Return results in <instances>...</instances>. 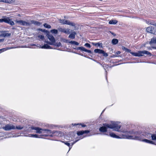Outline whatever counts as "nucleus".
<instances>
[{
	"instance_id": "nucleus-1",
	"label": "nucleus",
	"mask_w": 156,
	"mask_h": 156,
	"mask_svg": "<svg viewBox=\"0 0 156 156\" xmlns=\"http://www.w3.org/2000/svg\"><path fill=\"white\" fill-rule=\"evenodd\" d=\"M131 135H128L127 136V138L129 139H134L136 140L142 141L147 143L150 144H153V141L148 140L147 139H144V137L147 138L148 135H147L146 132H132Z\"/></svg>"
},
{
	"instance_id": "nucleus-2",
	"label": "nucleus",
	"mask_w": 156,
	"mask_h": 156,
	"mask_svg": "<svg viewBox=\"0 0 156 156\" xmlns=\"http://www.w3.org/2000/svg\"><path fill=\"white\" fill-rule=\"evenodd\" d=\"M119 122H112L110 123L103 124V126L99 129V131L102 132H105L107 131V128L112 129L114 130L119 131V129L121 128V125L119 124Z\"/></svg>"
},
{
	"instance_id": "nucleus-3",
	"label": "nucleus",
	"mask_w": 156,
	"mask_h": 156,
	"mask_svg": "<svg viewBox=\"0 0 156 156\" xmlns=\"http://www.w3.org/2000/svg\"><path fill=\"white\" fill-rule=\"evenodd\" d=\"M48 38L50 40V41H45V42L51 45H53L56 47L61 46L62 44L60 42H56L55 39L53 36L51 35H48Z\"/></svg>"
},
{
	"instance_id": "nucleus-4",
	"label": "nucleus",
	"mask_w": 156,
	"mask_h": 156,
	"mask_svg": "<svg viewBox=\"0 0 156 156\" xmlns=\"http://www.w3.org/2000/svg\"><path fill=\"white\" fill-rule=\"evenodd\" d=\"M31 129H32L36 130V133L39 134L51 133V130L48 129H43L39 127L32 126Z\"/></svg>"
},
{
	"instance_id": "nucleus-5",
	"label": "nucleus",
	"mask_w": 156,
	"mask_h": 156,
	"mask_svg": "<svg viewBox=\"0 0 156 156\" xmlns=\"http://www.w3.org/2000/svg\"><path fill=\"white\" fill-rule=\"evenodd\" d=\"M15 22L19 25L23 26H30V22L23 20H15Z\"/></svg>"
},
{
	"instance_id": "nucleus-6",
	"label": "nucleus",
	"mask_w": 156,
	"mask_h": 156,
	"mask_svg": "<svg viewBox=\"0 0 156 156\" xmlns=\"http://www.w3.org/2000/svg\"><path fill=\"white\" fill-rule=\"evenodd\" d=\"M60 23L63 24H67L72 26H75V23L70 22L68 20H59Z\"/></svg>"
},
{
	"instance_id": "nucleus-7",
	"label": "nucleus",
	"mask_w": 156,
	"mask_h": 156,
	"mask_svg": "<svg viewBox=\"0 0 156 156\" xmlns=\"http://www.w3.org/2000/svg\"><path fill=\"white\" fill-rule=\"evenodd\" d=\"M2 129L5 131H9L11 129H15V127L12 124H8L3 127Z\"/></svg>"
},
{
	"instance_id": "nucleus-8",
	"label": "nucleus",
	"mask_w": 156,
	"mask_h": 156,
	"mask_svg": "<svg viewBox=\"0 0 156 156\" xmlns=\"http://www.w3.org/2000/svg\"><path fill=\"white\" fill-rule=\"evenodd\" d=\"M94 52L98 54H102L103 55L107 57L108 56V54L107 53L105 52L103 50L99 49H95L94 50Z\"/></svg>"
},
{
	"instance_id": "nucleus-9",
	"label": "nucleus",
	"mask_w": 156,
	"mask_h": 156,
	"mask_svg": "<svg viewBox=\"0 0 156 156\" xmlns=\"http://www.w3.org/2000/svg\"><path fill=\"white\" fill-rule=\"evenodd\" d=\"M146 31L149 33L156 34V29H154L152 26H150L147 28Z\"/></svg>"
},
{
	"instance_id": "nucleus-10",
	"label": "nucleus",
	"mask_w": 156,
	"mask_h": 156,
	"mask_svg": "<svg viewBox=\"0 0 156 156\" xmlns=\"http://www.w3.org/2000/svg\"><path fill=\"white\" fill-rule=\"evenodd\" d=\"M51 133H49L50 134H51V135H53L54 136H61L62 135V133L59 131H51Z\"/></svg>"
},
{
	"instance_id": "nucleus-11",
	"label": "nucleus",
	"mask_w": 156,
	"mask_h": 156,
	"mask_svg": "<svg viewBox=\"0 0 156 156\" xmlns=\"http://www.w3.org/2000/svg\"><path fill=\"white\" fill-rule=\"evenodd\" d=\"M58 30L59 31L61 32H63L66 34H69L70 33L69 31L70 30L69 29H66L65 28H60L58 29Z\"/></svg>"
},
{
	"instance_id": "nucleus-12",
	"label": "nucleus",
	"mask_w": 156,
	"mask_h": 156,
	"mask_svg": "<svg viewBox=\"0 0 156 156\" xmlns=\"http://www.w3.org/2000/svg\"><path fill=\"white\" fill-rule=\"evenodd\" d=\"M11 35V33H6L5 32H2V33L0 35L1 37H9Z\"/></svg>"
},
{
	"instance_id": "nucleus-13",
	"label": "nucleus",
	"mask_w": 156,
	"mask_h": 156,
	"mask_svg": "<svg viewBox=\"0 0 156 156\" xmlns=\"http://www.w3.org/2000/svg\"><path fill=\"white\" fill-rule=\"evenodd\" d=\"M140 54L141 55V56H143L144 55H148L149 56H151V54L147 51L144 50L140 51Z\"/></svg>"
},
{
	"instance_id": "nucleus-14",
	"label": "nucleus",
	"mask_w": 156,
	"mask_h": 156,
	"mask_svg": "<svg viewBox=\"0 0 156 156\" xmlns=\"http://www.w3.org/2000/svg\"><path fill=\"white\" fill-rule=\"evenodd\" d=\"M146 23L148 25H151L156 26V22L154 20H146Z\"/></svg>"
},
{
	"instance_id": "nucleus-15",
	"label": "nucleus",
	"mask_w": 156,
	"mask_h": 156,
	"mask_svg": "<svg viewBox=\"0 0 156 156\" xmlns=\"http://www.w3.org/2000/svg\"><path fill=\"white\" fill-rule=\"evenodd\" d=\"M89 132V130H85V131H80L77 132V133L78 135L80 136L82 135L84 133H87Z\"/></svg>"
},
{
	"instance_id": "nucleus-16",
	"label": "nucleus",
	"mask_w": 156,
	"mask_h": 156,
	"mask_svg": "<svg viewBox=\"0 0 156 156\" xmlns=\"http://www.w3.org/2000/svg\"><path fill=\"white\" fill-rule=\"evenodd\" d=\"M30 24H33L37 26H40L41 24V23L40 22L37 21L33 20H30Z\"/></svg>"
},
{
	"instance_id": "nucleus-17",
	"label": "nucleus",
	"mask_w": 156,
	"mask_h": 156,
	"mask_svg": "<svg viewBox=\"0 0 156 156\" xmlns=\"http://www.w3.org/2000/svg\"><path fill=\"white\" fill-rule=\"evenodd\" d=\"M71 32H72V33L70 34L69 36V37L72 39H74L75 38V35L76 34L75 32H73V30H71Z\"/></svg>"
},
{
	"instance_id": "nucleus-18",
	"label": "nucleus",
	"mask_w": 156,
	"mask_h": 156,
	"mask_svg": "<svg viewBox=\"0 0 156 156\" xmlns=\"http://www.w3.org/2000/svg\"><path fill=\"white\" fill-rule=\"evenodd\" d=\"M40 48L43 49H53V48H51V47L48 44H44V45L43 46H42Z\"/></svg>"
},
{
	"instance_id": "nucleus-19",
	"label": "nucleus",
	"mask_w": 156,
	"mask_h": 156,
	"mask_svg": "<svg viewBox=\"0 0 156 156\" xmlns=\"http://www.w3.org/2000/svg\"><path fill=\"white\" fill-rule=\"evenodd\" d=\"M12 26L14 25L15 24L14 22L11 19H10L9 17L8 18V20L6 23Z\"/></svg>"
},
{
	"instance_id": "nucleus-20",
	"label": "nucleus",
	"mask_w": 156,
	"mask_h": 156,
	"mask_svg": "<svg viewBox=\"0 0 156 156\" xmlns=\"http://www.w3.org/2000/svg\"><path fill=\"white\" fill-rule=\"evenodd\" d=\"M149 44L151 45L153 44H156V37H154L151 38V41L149 42Z\"/></svg>"
},
{
	"instance_id": "nucleus-21",
	"label": "nucleus",
	"mask_w": 156,
	"mask_h": 156,
	"mask_svg": "<svg viewBox=\"0 0 156 156\" xmlns=\"http://www.w3.org/2000/svg\"><path fill=\"white\" fill-rule=\"evenodd\" d=\"M28 136L29 137H33L35 138H42V137H41V136L40 135L38 136L37 134H30L28 135Z\"/></svg>"
},
{
	"instance_id": "nucleus-22",
	"label": "nucleus",
	"mask_w": 156,
	"mask_h": 156,
	"mask_svg": "<svg viewBox=\"0 0 156 156\" xmlns=\"http://www.w3.org/2000/svg\"><path fill=\"white\" fill-rule=\"evenodd\" d=\"M8 18L5 16H3L2 19H0V23L4 22L6 23L7 21Z\"/></svg>"
},
{
	"instance_id": "nucleus-23",
	"label": "nucleus",
	"mask_w": 156,
	"mask_h": 156,
	"mask_svg": "<svg viewBox=\"0 0 156 156\" xmlns=\"http://www.w3.org/2000/svg\"><path fill=\"white\" fill-rule=\"evenodd\" d=\"M133 56H141V55L140 54V51H138L137 52L135 53L131 52H130Z\"/></svg>"
},
{
	"instance_id": "nucleus-24",
	"label": "nucleus",
	"mask_w": 156,
	"mask_h": 156,
	"mask_svg": "<svg viewBox=\"0 0 156 156\" xmlns=\"http://www.w3.org/2000/svg\"><path fill=\"white\" fill-rule=\"evenodd\" d=\"M109 135L111 137L113 138H120L119 136L116 135L115 133H110Z\"/></svg>"
},
{
	"instance_id": "nucleus-25",
	"label": "nucleus",
	"mask_w": 156,
	"mask_h": 156,
	"mask_svg": "<svg viewBox=\"0 0 156 156\" xmlns=\"http://www.w3.org/2000/svg\"><path fill=\"white\" fill-rule=\"evenodd\" d=\"M15 2L14 0H2L1 2H3L5 3H10L12 2Z\"/></svg>"
},
{
	"instance_id": "nucleus-26",
	"label": "nucleus",
	"mask_w": 156,
	"mask_h": 156,
	"mask_svg": "<svg viewBox=\"0 0 156 156\" xmlns=\"http://www.w3.org/2000/svg\"><path fill=\"white\" fill-rule=\"evenodd\" d=\"M46 134H43L40 135V136H41V137H42V138H43V137H46L48 136H53V135H52L51 134H50V133H46Z\"/></svg>"
},
{
	"instance_id": "nucleus-27",
	"label": "nucleus",
	"mask_w": 156,
	"mask_h": 156,
	"mask_svg": "<svg viewBox=\"0 0 156 156\" xmlns=\"http://www.w3.org/2000/svg\"><path fill=\"white\" fill-rule=\"evenodd\" d=\"M122 49L126 52H130L131 50L127 48L124 46H122Z\"/></svg>"
},
{
	"instance_id": "nucleus-28",
	"label": "nucleus",
	"mask_w": 156,
	"mask_h": 156,
	"mask_svg": "<svg viewBox=\"0 0 156 156\" xmlns=\"http://www.w3.org/2000/svg\"><path fill=\"white\" fill-rule=\"evenodd\" d=\"M117 22L118 21L116 20H111L109 21V23L111 24H116Z\"/></svg>"
},
{
	"instance_id": "nucleus-29",
	"label": "nucleus",
	"mask_w": 156,
	"mask_h": 156,
	"mask_svg": "<svg viewBox=\"0 0 156 156\" xmlns=\"http://www.w3.org/2000/svg\"><path fill=\"white\" fill-rule=\"evenodd\" d=\"M62 142L63 143H64L65 144L67 145L69 147V151H70V150L72 147V146H71V145H70V144L69 143H68L67 142H64V141H62Z\"/></svg>"
},
{
	"instance_id": "nucleus-30",
	"label": "nucleus",
	"mask_w": 156,
	"mask_h": 156,
	"mask_svg": "<svg viewBox=\"0 0 156 156\" xmlns=\"http://www.w3.org/2000/svg\"><path fill=\"white\" fill-rule=\"evenodd\" d=\"M112 42L113 44H116L118 43V40L114 38L112 40Z\"/></svg>"
},
{
	"instance_id": "nucleus-31",
	"label": "nucleus",
	"mask_w": 156,
	"mask_h": 156,
	"mask_svg": "<svg viewBox=\"0 0 156 156\" xmlns=\"http://www.w3.org/2000/svg\"><path fill=\"white\" fill-rule=\"evenodd\" d=\"M78 50H80L83 51H84L85 52L87 51V49L86 48H85L83 47H79L78 48Z\"/></svg>"
},
{
	"instance_id": "nucleus-32",
	"label": "nucleus",
	"mask_w": 156,
	"mask_h": 156,
	"mask_svg": "<svg viewBox=\"0 0 156 156\" xmlns=\"http://www.w3.org/2000/svg\"><path fill=\"white\" fill-rule=\"evenodd\" d=\"M78 50H80L83 51H84L85 52L87 51V49L86 48H85L83 47H79L78 48Z\"/></svg>"
},
{
	"instance_id": "nucleus-33",
	"label": "nucleus",
	"mask_w": 156,
	"mask_h": 156,
	"mask_svg": "<svg viewBox=\"0 0 156 156\" xmlns=\"http://www.w3.org/2000/svg\"><path fill=\"white\" fill-rule=\"evenodd\" d=\"M69 43L71 44H75L76 45H78L79 44V43L78 42H77L75 41H71L69 42Z\"/></svg>"
},
{
	"instance_id": "nucleus-34",
	"label": "nucleus",
	"mask_w": 156,
	"mask_h": 156,
	"mask_svg": "<svg viewBox=\"0 0 156 156\" xmlns=\"http://www.w3.org/2000/svg\"><path fill=\"white\" fill-rule=\"evenodd\" d=\"M92 44L95 46H100L101 45L102 46V44L99 43H94L92 42Z\"/></svg>"
},
{
	"instance_id": "nucleus-35",
	"label": "nucleus",
	"mask_w": 156,
	"mask_h": 156,
	"mask_svg": "<svg viewBox=\"0 0 156 156\" xmlns=\"http://www.w3.org/2000/svg\"><path fill=\"white\" fill-rule=\"evenodd\" d=\"M151 137L153 140L156 141V134L151 135Z\"/></svg>"
},
{
	"instance_id": "nucleus-36",
	"label": "nucleus",
	"mask_w": 156,
	"mask_h": 156,
	"mask_svg": "<svg viewBox=\"0 0 156 156\" xmlns=\"http://www.w3.org/2000/svg\"><path fill=\"white\" fill-rule=\"evenodd\" d=\"M44 26L47 28H50L51 27L50 25L46 23L44 24Z\"/></svg>"
},
{
	"instance_id": "nucleus-37",
	"label": "nucleus",
	"mask_w": 156,
	"mask_h": 156,
	"mask_svg": "<svg viewBox=\"0 0 156 156\" xmlns=\"http://www.w3.org/2000/svg\"><path fill=\"white\" fill-rule=\"evenodd\" d=\"M10 48H6L0 49V53Z\"/></svg>"
},
{
	"instance_id": "nucleus-38",
	"label": "nucleus",
	"mask_w": 156,
	"mask_h": 156,
	"mask_svg": "<svg viewBox=\"0 0 156 156\" xmlns=\"http://www.w3.org/2000/svg\"><path fill=\"white\" fill-rule=\"evenodd\" d=\"M51 32L52 33H54V34H57L58 33V30H57L56 29H53L52 30H51Z\"/></svg>"
},
{
	"instance_id": "nucleus-39",
	"label": "nucleus",
	"mask_w": 156,
	"mask_h": 156,
	"mask_svg": "<svg viewBox=\"0 0 156 156\" xmlns=\"http://www.w3.org/2000/svg\"><path fill=\"white\" fill-rule=\"evenodd\" d=\"M84 46L86 47L87 48H91V45L89 43H87L85 44Z\"/></svg>"
},
{
	"instance_id": "nucleus-40",
	"label": "nucleus",
	"mask_w": 156,
	"mask_h": 156,
	"mask_svg": "<svg viewBox=\"0 0 156 156\" xmlns=\"http://www.w3.org/2000/svg\"><path fill=\"white\" fill-rule=\"evenodd\" d=\"M16 128L17 129L20 130V129H23V127H21L20 126H16Z\"/></svg>"
},
{
	"instance_id": "nucleus-41",
	"label": "nucleus",
	"mask_w": 156,
	"mask_h": 156,
	"mask_svg": "<svg viewBox=\"0 0 156 156\" xmlns=\"http://www.w3.org/2000/svg\"><path fill=\"white\" fill-rule=\"evenodd\" d=\"M38 37L42 40H43L44 39V36L42 35L39 36Z\"/></svg>"
},
{
	"instance_id": "nucleus-42",
	"label": "nucleus",
	"mask_w": 156,
	"mask_h": 156,
	"mask_svg": "<svg viewBox=\"0 0 156 156\" xmlns=\"http://www.w3.org/2000/svg\"><path fill=\"white\" fill-rule=\"evenodd\" d=\"M78 141V140H76V141H74V142L72 143H71V146H72V147L73 145L76 142Z\"/></svg>"
},
{
	"instance_id": "nucleus-43",
	"label": "nucleus",
	"mask_w": 156,
	"mask_h": 156,
	"mask_svg": "<svg viewBox=\"0 0 156 156\" xmlns=\"http://www.w3.org/2000/svg\"><path fill=\"white\" fill-rule=\"evenodd\" d=\"M87 52L89 53H92L91 51L90 50H87Z\"/></svg>"
},
{
	"instance_id": "nucleus-44",
	"label": "nucleus",
	"mask_w": 156,
	"mask_h": 156,
	"mask_svg": "<svg viewBox=\"0 0 156 156\" xmlns=\"http://www.w3.org/2000/svg\"><path fill=\"white\" fill-rule=\"evenodd\" d=\"M151 48H154V49H156V47H152V48H150V47H149V48H148V49L149 50H150V49H151Z\"/></svg>"
},
{
	"instance_id": "nucleus-45",
	"label": "nucleus",
	"mask_w": 156,
	"mask_h": 156,
	"mask_svg": "<svg viewBox=\"0 0 156 156\" xmlns=\"http://www.w3.org/2000/svg\"><path fill=\"white\" fill-rule=\"evenodd\" d=\"M4 39H0V42H2L4 41Z\"/></svg>"
},
{
	"instance_id": "nucleus-46",
	"label": "nucleus",
	"mask_w": 156,
	"mask_h": 156,
	"mask_svg": "<svg viewBox=\"0 0 156 156\" xmlns=\"http://www.w3.org/2000/svg\"><path fill=\"white\" fill-rule=\"evenodd\" d=\"M120 53H121L120 51H117V52H116V54L117 55H118V54H120Z\"/></svg>"
},
{
	"instance_id": "nucleus-47",
	"label": "nucleus",
	"mask_w": 156,
	"mask_h": 156,
	"mask_svg": "<svg viewBox=\"0 0 156 156\" xmlns=\"http://www.w3.org/2000/svg\"><path fill=\"white\" fill-rule=\"evenodd\" d=\"M117 55H114L113 56H112L111 57H117Z\"/></svg>"
},
{
	"instance_id": "nucleus-48",
	"label": "nucleus",
	"mask_w": 156,
	"mask_h": 156,
	"mask_svg": "<svg viewBox=\"0 0 156 156\" xmlns=\"http://www.w3.org/2000/svg\"><path fill=\"white\" fill-rule=\"evenodd\" d=\"M82 126L83 127H84L85 126H86V125H82Z\"/></svg>"
},
{
	"instance_id": "nucleus-49",
	"label": "nucleus",
	"mask_w": 156,
	"mask_h": 156,
	"mask_svg": "<svg viewBox=\"0 0 156 156\" xmlns=\"http://www.w3.org/2000/svg\"><path fill=\"white\" fill-rule=\"evenodd\" d=\"M72 125L73 126H75V125H78V124H72Z\"/></svg>"
},
{
	"instance_id": "nucleus-50",
	"label": "nucleus",
	"mask_w": 156,
	"mask_h": 156,
	"mask_svg": "<svg viewBox=\"0 0 156 156\" xmlns=\"http://www.w3.org/2000/svg\"><path fill=\"white\" fill-rule=\"evenodd\" d=\"M148 44V43H146V44H145V45H146V44Z\"/></svg>"
},
{
	"instance_id": "nucleus-51",
	"label": "nucleus",
	"mask_w": 156,
	"mask_h": 156,
	"mask_svg": "<svg viewBox=\"0 0 156 156\" xmlns=\"http://www.w3.org/2000/svg\"><path fill=\"white\" fill-rule=\"evenodd\" d=\"M80 55H81L82 56H83V54H80Z\"/></svg>"
},
{
	"instance_id": "nucleus-52",
	"label": "nucleus",
	"mask_w": 156,
	"mask_h": 156,
	"mask_svg": "<svg viewBox=\"0 0 156 156\" xmlns=\"http://www.w3.org/2000/svg\"><path fill=\"white\" fill-rule=\"evenodd\" d=\"M147 134H148V135H151L150 133H147Z\"/></svg>"
},
{
	"instance_id": "nucleus-53",
	"label": "nucleus",
	"mask_w": 156,
	"mask_h": 156,
	"mask_svg": "<svg viewBox=\"0 0 156 156\" xmlns=\"http://www.w3.org/2000/svg\"><path fill=\"white\" fill-rule=\"evenodd\" d=\"M1 0H0V2H1Z\"/></svg>"
},
{
	"instance_id": "nucleus-54",
	"label": "nucleus",
	"mask_w": 156,
	"mask_h": 156,
	"mask_svg": "<svg viewBox=\"0 0 156 156\" xmlns=\"http://www.w3.org/2000/svg\"><path fill=\"white\" fill-rule=\"evenodd\" d=\"M89 58H90V59H91V58H90V57Z\"/></svg>"
},
{
	"instance_id": "nucleus-55",
	"label": "nucleus",
	"mask_w": 156,
	"mask_h": 156,
	"mask_svg": "<svg viewBox=\"0 0 156 156\" xmlns=\"http://www.w3.org/2000/svg\"><path fill=\"white\" fill-rule=\"evenodd\" d=\"M104 111V110H103L102 112Z\"/></svg>"
}]
</instances>
